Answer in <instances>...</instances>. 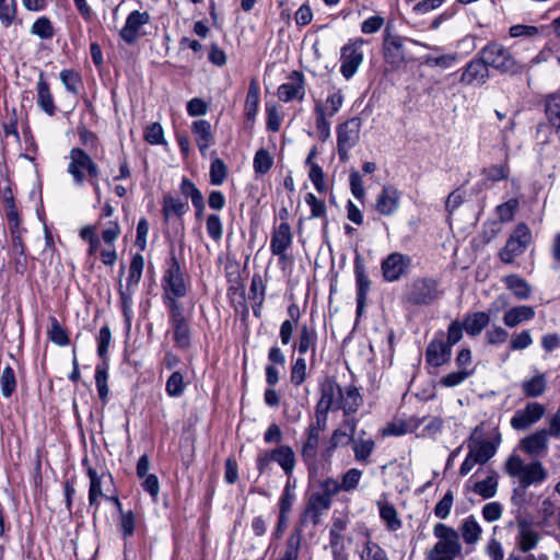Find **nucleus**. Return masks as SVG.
Returning a JSON list of instances; mask_svg holds the SVG:
<instances>
[{
  "mask_svg": "<svg viewBox=\"0 0 560 560\" xmlns=\"http://www.w3.org/2000/svg\"><path fill=\"white\" fill-rule=\"evenodd\" d=\"M68 173L72 177L75 186H83L86 179L93 186L96 198L101 197V188L97 182L100 175L98 167L92 158L80 148H72L69 152Z\"/></svg>",
  "mask_w": 560,
  "mask_h": 560,
  "instance_id": "nucleus-1",
  "label": "nucleus"
},
{
  "mask_svg": "<svg viewBox=\"0 0 560 560\" xmlns=\"http://www.w3.org/2000/svg\"><path fill=\"white\" fill-rule=\"evenodd\" d=\"M433 535L438 541L428 553V560H454L460 555V535L456 529L446 524L436 523Z\"/></svg>",
  "mask_w": 560,
  "mask_h": 560,
  "instance_id": "nucleus-2",
  "label": "nucleus"
},
{
  "mask_svg": "<svg viewBox=\"0 0 560 560\" xmlns=\"http://www.w3.org/2000/svg\"><path fill=\"white\" fill-rule=\"evenodd\" d=\"M504 471L513 478L518 479L522 488H528L532 485L542 483L548 476V472L544 465L538 462H532L526 464L520 456L511 454L505 464Z\"/></svg>",
  "mask_w": 560,
  "mask_h": 560,
  "instance_id": "nucleus-3",
  "label": "nucleus"
},
{
  "mask_svg": "<svg viewBox=\"0 0 560 560\" xmlns=\"http://www.w3.org/2000/svg\"><path fill=\"white\" fill-rule=\"evenodd\" d=\"M163 290L165 304L168 310H172L173 303L185 304L180 299L186 296L187 282L175 256H172L167 262V269L163 276Z\"/></svg>",
  "mask_w": 560,
  "mask_h": 560,
  "instance_id": "nucleus-4",
  "label": "nucleus"
},
{
  "mask_svg": "<svg viewBox=\"0 0 560 560\" xmlns=\"http://www.w3.org/2000/svg\"><path fill=\"white\" fill-rule=\"evenodd\" d=\"M480 56L485 59L488 68L491 67L501 73L517 74L524 67L517 62L510 50L504 46L492 43L488 44L480 51Z\"/></svg>",
  "mask_w": 560,
  "mask_h": 560,
  "instance_id": "nucleus-5",
  "label": "nucleus"
},
{
  "mask_svg": "<svg viewBox=\"0 0 560 560\" xmlns=\"http://www.w3.org/2000/svg\"><path fill=\"white\" fill-rule=\"evenodd\" d=\"M443 295L439 280L431 277L418 278L408 287L405 294L407 302L422 306L430 305Z\"/></svg>",
  "mask_w": 560,
  "mask_h": 560,
  "instance_id": "nucleus-6",
  "label": "nucleus"
},
{
  "mask_svg": "<svg viewBox=\"0 0 560 560\" xmlns=\"http://www.w3.org/2000/svg\"><path fill=\"white\" fill-rule=\"evenodd\" d=\"M82 464L85 467L86 475L90 479L89 503L91 506H95V509H97L100 498L108 499L106 492L110 491L113 478L104 467L91 466L88 458H84Z\"/></svg>",
  "mask_w": 560,
  "mask_h": 560,
  "instance_id": "nucleus-7",
  "label": "nucleus"
},
{
  "mask_svg": "<svg viewBox=\"0 0 560 560\" xmlns=\"http://www.w3.org/2000/svg\"><path fill=\"white\" fill-rule=\"evenodd\" d=\"M532 232L525 223H518L509 236L505 246L500 250V259L504 264H512L521 256L532 242Z\"/></svg>",
  "mask_w": 560,
  "mask_h": 560,
  "instance_id": "nucleus-8",
  "label": "nucleus"
},
{
  "mask_svg": "<svg viewBox=\"0 0 560 560\" xmlns=\"http://www.w3.org/2000/svg\"><path fill=\"white\" fill-rule=\"evenodd\" d=\"M192 308V303L175 304L170 310V320L174 332V340L180 348H187L190 343V329L188 317Z\"/></svg>",
  "mask_w": 560,
  "mask_h": 560,
  "instance_id": "nucleus-9",
  "label": "nucleus"
},
{
  "mask_svg": "<svg viewBox=\"0 0 560 560\" xmlns=\"http://www.w3.org/2000/svg\"><path fill=\"white\" fill-rule=\"evenodd\" d=\"M365 40L355 38L347 43L340 50V72L346 80L351 79L363 62L362 46Z\"/></svg>",
  "mask_w": 560,
  "mask_h": 560,
  "instance_id": "nucleus-10",
  "label": "nucleus"
},
{
  "mask_svg": "<svg viewBox=\"0 0 560 560\" xmlns=\"http://www.w3.org/2000/svg\"><path fill=\"white\" fill-rule=\"evenodd\" d=\"M361 120L351 118L337 128V151L341 161L348 160L349 151L357 145L360 140Z\"/></svg>",
  "mask_w": 560,
  "mask_h": 560,
  "instance_id": "nucleus-11",
  "label": "nucleus"
},
{
  "mask_svg": "<svg viewBox=\"0 0 560 560\" xmlns=\"http://www.w3.org/2000/svg\"><path fill=\"white\" fill-rule=\"evenodd\" d=\"M479 432V427L475 428L468 442V448L479 464L483 465L495 455L501 443V434L497 431L492 440H485Z\"/></svg>",
  "mask_w": 560,
  "mask_h": 560,
  "instance_id": "nucleus-12",
  "label": "nucleus"
},
{
  "mask_svg": "<svg viewBox=\"0 0 560 560\" xmlns=\"http://www.w3.org/2000/svg\"><path fill=\"white\" fill-rule=\"evenodd\" d=\"M411 258L408 255L395 252L383 259L381 264L382 276L387 282L398 281L409 272Z\"/></svg>",
  "mask_w": 560,
  "mask_h": 560,
  "instance_id": "nucleus-13",
  "label": "nucleus"
},
{
  "mask_svg": "<svg viewBox=\"0 0 560 560\" xmlns=\"http://www.w3.org/2000/svg\"><path fill=\"white\" fill-rule=\"evenodd\" d=\"M140 281V255L135 254L129 277L127 279L126 290L121 291L122 312L127 323V329L130 328L131 320V296L137 292L138 283Z\"/></svg>",
  "mask_w": 560,
  "mask_h": 560,
  "instance_id": "nucleus-14",
  "label": "nucleus"
},
{
  "mask_svg": "<svg viewBox=\"0 0 560 560\" xmlns=\"http://www.w3.org/2000/svg\"><path fill=\"white\" fill-rule=\"evenodd\" d=\"M546 408L537 401L528 402L525 408L515 411L510 424L514 430L523 431L538 422L545 415Z\"/></svg>",
  "mask_w": 560,
  "mask_h": 560,
  "instance_id": "nucleus-15",
  "label": "nucleus"
},
{
  "mask_svg": "<svg viewBox=\"0 0 560 560\" xmlns=\"http://www.w3.org/2000/svg\"><path fill=\"white\" fill-rule=\"evenodd\" d=\"M517 535L516 546L522 552H528L535 549L540 540V535L533 528V523L521 515L516 516Z\"/></svg>",
  "mask_w": 560,
  "mask_h": 560,
  "instance_id": "nucleus-16",
  "label": "nucleus"
},
{
  "mask_svg": "<svg viewBox=\"0 0 560 560\" xmlns=\"http://www.w3.org/2000/svg\"><path fill=\"white\" fill-rule=\"evenodd\" d=\"M288 82L282 83L278 88V98L282 102H291L293 100L302 101L305 95L304 75L300 71H293Z\"/></svg>",
  "mask_w": 560,
  "mask_h": 560,
  "instance_id": "nucleus-17",
  "label": "nucleus"
},
{
  "mask_svg": "<svg viewBox=\"0 0 560 560\" xmlns=\"http://www.w3.org/2000/svg\"><path fill=\"white\" fill-rule=\"evenodd\" d=\"M293 235L289 223L281 222L272 232L270 252L280 259L287 258V249L292 245Z\"/></svg>",
  "mask_w": 560,
  "mask_h": 560,
  "instance_id": "nucleus-18",
  "label": "nucleus"
},
{
  "mask_svg": "<svg viewBox=\"0 0 560 560\" xmlns=\"http://www.w3.org/2000/svg\"><path fill=\"white\" fill-rule=\"evenodd\" d=\"M488 78V66L482 56H480V58L472 59L467 63L462 73L460 82L466 85H482Z\"/></svg>",
  "mask_w": 560,
  "mask_h": 560,
  "instance_id": "nucleus-19",
  "label": "nucleus"
},
{
  "mask_svg": "<svg viewBox=\"0 0 560 560\" xmlns=\"http://www.w3.org/2000/svg\"><path fill=\"white\" fill-rule=\"evenodd\" d=\"M400 192L392 185L384 186L376 197L375 209L382 215L389 217L399 208Z\"/></svg>",
  "mask_w": 560,
  "mask_h": 560,
  "instance_id": "nucleus-20",
  "label": "nucleus"
},
{
  "mask_svg": "<svg viewBox=\"0 0 560 560\" xmlns=\"http://www.w3.org/2000/svg\"><path fill=\"white\" fill-rule=\"evenodd\" d=\"M521 448L532 457H540L548 450V431L539 430L521 441Z\"/></svg>",
  "mask_w": 560,
  "mask_h": 560,
  "instance_id": "nucleus-21",
  "label": "nucleus"
},
{
  "mask_svg": "<svg viewBox=\"0 0 560 560\" xmlns=\"http://www.w3.org/2000/svg\"><path fill=\"white\" fill-rule=\"evenodd\" d=\"M330 505L331 503H329L327 499L313 493L307 502L303 515L301 516V523H311L314 526L319 524L323 513L328 511Z\"/></svg>",
  "mask_w": 560,
  "mask_h": 560,
  "instance_id": "nucleus-22",
  "label": "nucleus"
},
{
  "mask_svg": "<svg viewBox=\"0 0 560 560\" xmlns=\"http://www.w3.org/2000/svg\"><path fill=\"white\" fill-rule=\"evenodd\" d=\"M452 349L443 339H433L427 347L425 359L432 366H441L451 360Z\"/></svg>",
  "mask_w": 560,
  "mask_h": 560,
  "instance_id": "nucleus-23",
  "label": "nucleus"
},
{
  "mask_svg": "<svg viewBox=\"0 0 560 560\" xmlns=\"http://www.w3.org/2000/svg\"><path fill=\"white\" fill-rule=\"evenodd\" d=\"M341 397V387L335 382L328 381L320 387V398L316 405V408L320 409L322 411H329L330 409L338 408Z\"/></svg>",
  "mask_w": 560,
  "mask_h": 560,
  "instance_id": "nucleus-24",
  "label": "nucleus"
},
{
  "mask_svg": "<svg viewBox=\"0 0 560 560\" xmlns=\"http://www.w3.org/2000/svg\"><path fill=\"white\" fill-rule=\"evenodd\" d=\"M354 275L357 280L358 313H360L364 306L365 298L371 285V281L365 272V267L360 256H357L354 259Z\"/></svg>",
  "mask_w": 560,
  "mask_h": 560,
  "instance_id": "nucleus-25",
  "label": "nucleus"
},
{
  "mask_svg": "<svg viewBox=\"0 0 560 560\" xmlns=\"http://www.w3.org/2000/svg\"><path fill=\"white\" fill-rule=\"evenodd\" d=\"M316 346V329L306 324L302 325L299 330L298 341L293 343V348L298 349L299 353L301 354H305L308 351H312V353L315 354Z\"/></svg>",
  "mask_w": 560,
  "mask_h": 560,
  "instance_id": "nucleus-26",
  "label": "nucleus"
},
{
  "mask_svg": "<svg viewBox=\"0 0 560 560\" xmlns=\"http://www.w3.org/2000/svg\"><path fill=\"white\" fill-rule=\"evenodd\" d=\"M36 91L38 107L47 115L54 116L56 114L57 107L55 105L49 84L44 80L43 74L39 75V79L36 83Z\"/></svg>",
  "mask_w": 560,
  "mask_h": 560,
  "instance_id": "nucleus-27",
  "label": "nucleus"
},
{
  "mask_svg": "<svg viewBox=\"0 0 560 560\" xmlns=\"http://www.w3.org/2000/svg\"><path fill=\"white\" fill-rule=\"evenodd\" d=\"M535 317V310L528 305H517L508 310L503 316V323L508 327H516L517 325L528 322Z\"/></svg>",
  "mask_w": 560,
  "mask_h": 560,
  "instance_id": "nucleus-28",
  "label": "nucleus"
},
{
  "mask_svg": "<svg viewBox=\"0 0 560 560\" xmlns=\"http://www.w3.org/2000/svg\"><path fill=\"white\" fill-rule=\"evenodd\" d=\"M545 113L548 124L560 140V95L551 94L546 97Z\"/></svg>",
  "mask_w": 560,
  "mask_h": 560,
  "instance_id": "nucleus-29",
  "label": "nucleus"
},
{
  "mask_svg": "<svg viewBox=\"0 0 560 560\" xmlns=\"http://www.w3.org/2000/svg\"><path fill=\"white\" fill-rule=\"evenodd\" d=\"M192 133L195 135V140L200 150L201 154L205 155L206 151L213 142V137L211 133V126L207 120H197L192 124L191 127Z\"/></svg>",
  "mask_w": 560,
  "mask_h": 560,
  "instance_id": "nucleus-30",
  "label": "nucleus"
},
{
  "mask_svg": "<svg viewBox=\"0 0 560 560\" xmlns=\"http://www.w3.org/2000/svg\"><path fill=\"white\" fill-rule=\"evenodd\" d=\"M385 60L393 65H399L405 59L401 39L398 36H388L384 40Z\"/></svg>",
  "mask_w": 560,
  "mask_h": 560,
  "instance_id": "nucleus-31",
  "label": "nucleus"
},
{
  "mask_svg": "<svg viewBox=\"0 0 560 560\" xmlns=\"http://www.w3.org/2000/svg\"><path fill=\"white\" fill-rule=\"evenodd\" d=\"M319 442L320 435L316 434L315 431L306 430L305 441L303 442L301 447V456L305 464L315 465Z\"/></svg>",
  "mask_w": 560,
  "mask_h": 560,
  "instance_id": "nucleus-32",
  "label": "nucleus"
},
{
  "mask_svg": "<svg viewBox=\"0 0 560 560\" xmlns=\"http://www.w3.org/2000/svg\"><path fill=\"white\" fill-rule=\"evenodd\" d=\"M522 392L526 397L536 398L545 394L547 389V377L542 373H536L530 378L522 382Z\"/></svg>",
  "mask_w": 560,
  "mask_h": 560,
  "instance_id": "nucleus-33",
  "label": "nucleus"
},
{
  "mask_svg": "<svg viewBox=\"0 0 560 560\" xmlns=\"http://www.w3.org/2000/svg\"><path fill=\"white\" fill-rule=\"evenodd\" d=\"M459 529L465 544L469 546L476 545L482 534L481 526L472 515L463 520Z\"/></svg>",
  "mask_w": 560,
  "mask_h": 560,
  "instance_id": "nucleus-34",
  "label": "nucleus"
},
{
  "mask_svg": "<svg viewBox=\"0 0 560 560\" xmlns=\"http://www.w3.org/2000/svg\"><path fill=\"white\" fill-rule=\"evenodd\" d=\"M351 445L354 459L359 463H368L375 448L374 440L364 439L362 435L353 436Z\"/></svg>",
  "mask_w": 560,
  "mask_h": 560,
  "instance_id": "nucleus-35",
  "label": "nucleus"
},
{
  "mask_svg": "<svg viewBox=\"0 0 560 560\" xmlns=\"http://www.w3.org/2000/svg\"><path fill=\"white\" fill-rule=\"evenodd\" d=\"M506 288L518 300H527L532 295V287L517 275H509L503 279Z\"/></svg>",
  "mask_w": 560,
  "mask_h": 560,
  "instance_id": "nucleus-36",
  "label": "nucleus"
},
{
  "mask_svg": "<svg viewBox=\"0 0 560 560\" xmlns=\"http://www.w3.org/2000/svg\"><path fill=\"white\" fill-rule=\"evenodd\" d=\"M273 462H277L287 475H291L295 466L293 450L288 445H281L271 451Z\"/></svg>",
  "mask_w": 560,
  "mask_h": 560,
  "instance_id": "nucleus-37",
  "label": "nucleus"
},
{
  "mask_svg": "<svg viewBox=\"0 0 560 560\" xmlns=\"http://www.w3.org/2000/svg\"><path fill=\"white\" fill-rule=\"evenodd\" d=\"M490 318L487 313L476 312L465 317L463 326L469 336H477L488 326Z\"/></svg>",
  "mask_w": 560,
  "mask_h": 560,
  "instance_id": "nucleus-38",
  "label": "nucleus"
},
{
  "mask_svg": "<svg viewBox=\"0 0 560 560\" xmlns=\"http://www.w3.org/2000/svg\"><path fill=\"white\" fill-rule=\"evenodd\" d=\"M140 30V11H132L126 21L125 26L120 30V37L127 44H135L138 39Z\"/></svg>",
  "mask_w": 560,
  "mask_h": 560,
  "instance_id": "nucleus-39",
  "label": "nucleus"
},
{
  "mask_svg": "<svg viewBox=\"0 0 560 560\" xmlns=\"http://www.w3.org/2000/svg\"><path fill=\"white\" fill-rule=\"evenodd\" d=\"M302 539H303L302 529L299 527L294 528L290 533V535L285 541L284 552L279 558V560H298Z\"/></svg>",
  "mask_w": 560,
  "mask_h": 560,
  "instance_id": "nucleus-40",
  "label": "nucleus"
},
{
  "mask_svg": "<svg viewBox=\"0 0 560 560\" xmlns=\"http://www.w3.org/2000/svg\"><path fill=\"white\" fill-rule=\"evenodd\" d=\"M474 492L483 499L493 498L498 492V474L491 471L486 479L476 482L474 485Z\"/></svg>",
  "mask_w": 560,
  "mask_h": 560,
  "instance_id": "nucleus-41",
  "label": "nucleus"
},
{
  "mask_svg": "<svg viewBox=\"0 0 560 560\" xmlns=\"http://www.w3.org/2000/svg\"><path fill=\"white\" fill-rule=\"evenodd\" d=\"M380 508V516L385 523L388 530L395 532L401 527V521L398 517V513L393 504L377 502Z\"/></svg>",
  "mask_w": 560,
  "mask_h": 560,
  "instance_id": "nucleus-42",
  "label": "nucleus"
},
{
  "mask_svg": "<svg viewBox=\"0 0 560 560\" xmlns=\"http://www.w3.org/2000/svg\"><path fill=\"white\" fill-rule=\"evenodd\" d=\"M189 210V205L186 200L173 196H165L163 200V213L165 219L174 214L177 217L184 215Z\"/></svg>",
  "mask_w": 560,
  "mask_h": 560,
  "instance_id": "nucleus-43",
  "label": "nucleus"
},
{
  "mask_svg": "<svg viewBox=\"0 0 560 560\" xmlns=\"http://www.w3.org/2000/svg\"><path fill=\"white\" fill-rule=\"evenodd\" d=\"M362 402V397L355 387H349L346 396L339 400L338 409H342L346 415L354 413Z\"/></svg>",
  "mask_w": 560,
  "mask_h": 560,
  "instance_id": "nucleus-44",
  "label": "nucleus"
},
{
  "mask_svg": "<svg viewBox=\"0 0 560 560\" xmlns=\"http://www.w3.org/2000/svg\"><path fill=\"white\" fill-rule=\"evenodd\" d=\"M361 560H389L386 551L372 539H368L360 551Z\"/></svg>",
  "mask_w": 560,
  "mask_h": 560,
  "instance_id": "nucleus-45",
  "label": "nucleus"
},
{
  "mask_svg": "<svg viewBox=\"0 0 560 560\" xmlns=\"http://www.w3.org/2000/svg\"><path fill=\"white\" fill-rule=\"evenodd\" d=\"M316 114V130L322 141H326L330 137V122L327 119L326 112L324 110L323 103L318 102L315 105Z\"/></svg>",
  "mask_w": 560,
  "mask_h": 560,
  "instance_id": "nucleus-46",
  "label": "nucleus"
},
{
  "mask_svg": "<svg viewBox=\"0 0 560 560\" xmlns=\"http://www.w3.org/2000/svg\"><path fill=\"white\" fill-rule=\"evenodd\" d=\"M108 365L107 362H102L101 364L96 365L95 369V383L98 396L102 401H105L108 396V385H107V378H108Z\"/></svg>",
  "mask_w": 560,
  "mask_h": 560,
  "instance_id": "nucleus-47",
  "label": "nucleus"
},
{
  "mask_svg": "<svg viewBox=\"0 0 560 560\" xmlns=\"http://www.w3.org/2000/svg\"><path fill=\"white\" fill-rule=\"evenodd\" d=\"M259 104V88L255 81H252L248 88L245 101V114L248 119L255 118L258 112Z\"/></svg>",
  "mask_w": 560,
  "mask_h": 560,
  "instance_id": "nucleus-48",
  "label": "nucleus"
},
{
  "mask_svg": "<svg viewBox=\"0 0 560 560\" xmlns=\"http://www.w3.org/2000/svg\"><path fill=\"white\" fill-rule=\"evenodd\" d=\"M16 0H0V22L4 27H9L16 19Z\"/></svg>",
  "mask_w": 560,
  "mask_h": 560,
  "instance_id": "nucleus-49",
  "label": "nucleus"
},
{
  "mask_svg": "<svg viewBox=\"0 0 560 560\" xmlns=\"http://www.w3.org/2000/svg\"><path fill=\"white\" fill-rule=\"evenodd\" d=\"M144 139L152 145L167 147V141L164 136V130L159 122H152L145 127Z\"/></svg>",
  "mask_w": 560,
  "mask_h": 560,
  "instance_id": "nucleus-50",
  "label": "nucleus"
},
{
  "mask_svg": "<svg viewBox=\"0 0 560 560\" xmlns=\"http://www.w3.org/2000/svg\"><path fill=\"white\" fill-rule=\"evenodd\" d=\"M31 33L42 39H50L55 32L51 21L47 16H40L33 23Z\"/></svg>",
  "mask_w": 560,
  "mask_h": 560,
  "instance_id": "nucleus-51",
  "label": "nucleus"
},
{
  "mask_svg": "<svg viewBox=\"0 0 560 560\" xmlns=\"http://www.w3.org/2000/svg\"><path fill=\"white\" fill-rule=\"evenodd\" d=\"M226 176L228 167L225 163L219 158L213 159L210 165V183L217 186L222 185Z\"/></svg>",
  "mask_w": 560,
  "mask_h": 560,
  "instance_id": "nucleus-52",
  "label": "nucleus"
},
{
  "mask_svg": "<svg viewBox=\"0 0 560 560\" xmlns=\"http://www.w3.org/2000/svg\"><path fill=\"white\" fill-rule=\"evenodd\" d=\"M362 477V471L358 468H351L347 470L342 477L340 482V487L343 492H352L354 491L360 482Z\"/></svg>",
  "mask_w": 560,
  "mask_h": 560,
  "instance_id": "nucleus-53",
  "label": "nucleus"
},
{
  "mask_svg": "<svg viewBox=\"0 0 560 560\" xmlns=\"http://www.w3.org/2000/svg\"><path fill=\"white\" fill-rule=\"evenodd\" d=\"M474 373L472 369H462L455 372H451L440 380L441 385L445 387H455L462 384L465 380L471 376Z\"/></svg>",
  "mask_w": 560,
  "mask_h": 560,
  "instance_id": "nucleus-54",
  "label": "nucleus"
},
{
  "mask_svg": "<svg viewBox=\"0 0 560 560\" xmlns=\"http://www.w3.org/2000/svg\"><path fill=\"white\" fill-rule=\"evenodd\" d=\"M15 387H16V381H15L14 371L11 366H5L3 369L2 375L0 377L1 394L8 398L15 390Z\"/></svg>",
  "mask_w": 560,
  "mask_h": 560,
  "instance_id": "nucleus-55",
  "label": "nucleus"
},
{
  "mask_svg": "<svg viewBox=\"0 0 560 560\" xmlns=\"http://www.w3.org/2000/svg\"><path fill=\"white\" fill-rule=\"evenodd\" d=\"M180 191L186 197L191 198V202L196 209H201L202 207V194L200 190L195 186L192 182H190L187 178H183L180 184Z\"/></svg>",
  "mask_w": 560,
  "mask_h": 560,
  "instance_id": "nucleus-56",
  "label": "nucleus"
},
{
  "mask_svg": "<svg viewBox=\"0 0 560 560\" xmlns=\"http://www.w3.org/2000/svg\"><path fill=\"white\" fill-rule=\"evenodd\" d=\"M273 159L265 149H259L254 158V171L257 174H266L272 166Z\"/></svg>",
  "mask_w": 560,
  "mask_h": 560,
  "instance_id": "nucleus-57",
  "label": "nucleus"
},
{
  "mask_svg": "<svg viewBox=\"0 0 560 560\" xmlns=\"http://www.w3.org/2000/svg\"><path fill=\"white\" fill-rule=\"evenodd\" d=\"M112 342V331L108 326H103L97 336V354L106 362L108 349Z\"/></svg>",
  "mask_w": 560,
  "mask_h": 560,
  "instance_id": "nucleus-58",
  "label": "nucleus"
},
{
  "mask_svg": "<svg viewBox=\"0 0 560 560\" xmlns=\"http://www.w3.org/2000/svg\"><path fill=\"white\" fill-rule=\"evenodd\" d=\"M517 209L518 200L512 198L497 207V215L501 222H510L513 220Z\"/></svg>",
  "mask_w": 560,
  "mask_h": 560,
  "instance_id": "nucleus-59",
  "label": "nucleus"
},
{
  "mask_svg": "<svg viewBox=\"0 0 560 560\" xmlns=\"http://www.w3.org/2000/svg\"><path fill=\"white\" fill-rule=\"evenodd\" d=\"M60 80L67 91L77 94L81 86V78L78 72L65 69L60 72Z\"/></svg>",
  "mask_w": 560,
  "mask_h": 560,
  "instance_id": "nucleus-60",
  "label": "nucleus"
},
{
  "mask_svg": "<svg viewBox=\"0 0 560 560\" xmlns=\"http://www.w3.org/2000/svg\"><path fill=\"white\" fill-rule=\"evenodd\" d=\"M342 489L340 487V482L334 478H326L320 483V492H315L318 497H323L328 500L329 503L332 502L334 495L341 492Z\"/></svg>",
  "mask_w": 560,
  "mask_h": 560,
  "instance_id": "nucleus-61",
  "label": "nucleus"
},
{
  "mask_svg": "<svg viewBox=\"0 0 560 560\" xmlns=\"http://www.w3.org/2000/svg\"><path fill=\"white\" fill-rule=\"evenodd\" d=\"M50 329L48 331L50 340L58 346H67L69 337L56 318L50 319Z\"/></svg>",
  "mask_w": 560,
  "mask_h": 560,
  "instance_id": "nucleus-62",
  "label": "nucleus"
},
{
  "mask_svg": "<svg viewBox=\"0 0 560 560\" xmlns=\"http://www.w3.org/2000/svg\"><path fill=\"white\" fill-rule=\"evenodd\" d=\"M454 502L453 491L448 490L444 497L436 503L434 515L441 520L448 517Z\"/></svg>",
  "mask_w": 560,
  "mask_h": 560,
  "instance_id": "nucleus-63",
  "label": "nucleus"
},
{
  "mask_svg": "<svg viewBox=\"0 0 560 560\" xmlns=\"http://www.w3.org/2000/svg\"><path fill=\"white\" fill-rule=\"evenodd\" d=\"M343 103V95L341 91L334 92L329 94L325 101L324 110L328 117H334L339 109L341 108Z\"/></svg>",
  "mask_w": 560,
  "mask_h": 560,
  "instance_id": "nucleus-64",
  "label": "nucleus"
}]
</instances>
